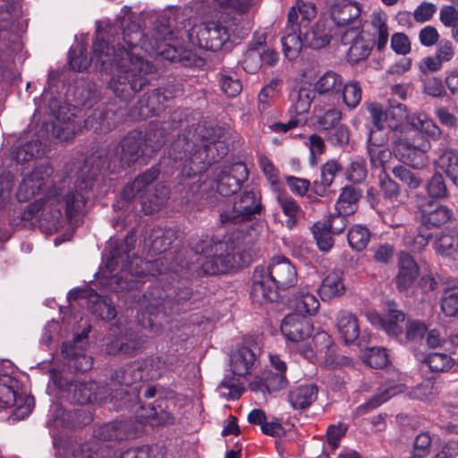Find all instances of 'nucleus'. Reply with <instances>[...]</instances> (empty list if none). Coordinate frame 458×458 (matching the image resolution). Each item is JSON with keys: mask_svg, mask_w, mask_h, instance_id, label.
<instances>
[{"mask_svg": "<svg viewBox=\"0 0 458 458\" xmlns=\"http://www.w3.org/2000/svg\"><path fill=\"white\" fill-rule=\"evenodd\" d=\"M246 233L235 230L223 239L201 235L191 237L189 247L194 252L195 261L183 267L179 262L168 263V258L158 257L145 260L135 254L137 236L133 231L123 241H115L109 251L106 267L113 276H103L98 283L110 292L116 293L125 303H138L149 314L180 313L183 306L191 304L193 297L191 282L204 276L226 274L248 266L244 242Z\"/></svg>", "mask_w": 458, "mask_h": 458, "instance_id": "1", "label": "nucleus"}, {"mask_svg": "<svg viewBox=\"0 0 458 458\" xmlns=\"http://www.w3.org/2000/svg\"><path fill=\"white\" fill-rule=\"evenodd\" d=\"M124 15L102 30L97 27L92 43V55L88 58L84 46L71 47L68 53L71 69L87 70L91 64L101 72L112 74L108 87L116 98L128 102L149 83L147 75L155 73V65L134 50L145 48V34L132 21L131 7L123 6Z\"/></svg>", "mask_w": 458, "mask_h": 458, "instance_id": "2", "label": "nucleus"}, {"mask_svg": "<svg viewBox=\"0 0 458 458\" xmlns=\"http://www.w3.org/2000/svg\"><path fill=\"white\" fill-rule=\"evenodd\" d=\"M187 125L185 133L177 135L168 151L169 157L182 163L180 184L189 187L196 194L201 188L202 174L208 168L225 157L229 147L224 141L213 139L212 130L199 124L189 125L186 111L176 108L162 125L166 131H174Z\"/></svg>", "mask_w": 458, "mask_h": 458, "instance_id": "3", "label": "nucleus"}, {"mask_svg": "<svg viewBox=\"0 0 458 458\" xmlns=\"http://www.w3.org/2000/svg\"><path fill=\"white\" fill-rule=\"evenodd\" d=\"M50 109L55 116L52 135L60 141H68L78 132L84 131L106 134L116 127L123 116L121 108L115 107L112 103L93 109L82 122L75 113V106L71 109L66 105H61L56 99H52Z\"/></svg>", "mask_w": 458, "mask_h": 458, "instance_id": "4", "label": "nucleus"}, {"mask_svg": "<svg viewBox=\"0 0 458 458\" xmlns=\"http://www.w3.org/2000/svg\"><path fill=\"white\" fill-rule=\"evenodd\" d=\"M296 283L294 265L284 256H275L267 267H255L250 296L253 302H273L278 299L279 290L288 289Z\"/></svg>", "mask_w": 458, "mask_h": 458, "instance_id": "5", "label": "nucleus"}, {"mask_svg": "<svg viewBox=\"0 0 458 458\" xmlns=\"http://www.w3.org/2000/svg\"><path fill=\"white\" fill-rule=\"evenodd\" d=\"M250 28L240 24L236 17L223 21H208L195 26L197 44L200 48L216 52L229 48L249 34Z\"/></svg>", "mask_w": 458, "mask_h": 458, "instance_id": "6", "label": "nucleus"}, {"mask_svg": "<svg viewBox=\"0 0 458 458\" xmlns=\"http://www.w3.org/2000/svg\"><path fill=\"white\" fill-rule=\"evenodd\" d=\"M93 187L88 180H79L74 187L61 194L59 189L52 186L47 190L48 203L54 208L52 215L55 222H59L63 215L71 224H76L86 215L87 203L91 196Z\"/></svg>", "mask_w": 458, "mask_h": 458, "instance_id": "7", "label": "nucleus"}, {"mask_svg": "<svg viewBox=\"0 0 458 458\" xmlns=\"http://www.w3.org/2000/svg\"><path fill=\"white\" fill-rule=\"evenodd\" d=\"M327 5L324 19L317 21L304 34V47L319 50L329 45L339 34L344 42V0H326Z\"/></svg>", "mask_w": 458, "mask_h": 458, "instance_id": "8", "label": "nucleus"}, {"mask_svg": "<svg viewBox=\"0 0 458 458\" xmlns=\"http://www.w3.org/2000/svg\"><path fill=\"white\" fill-rule=\"evenodd\" d=\"M49 373L54 386L65 394L66 398L72 403L83 405L102 401L106 397V387L100 386L94 380H76L64 369H52Z\"/></svg>", "mask_w": 458, "mask_h": 458, "instance_id": "9", "label": "nucleus"}, {"mask_svg": "<svg viewBox=\"0 0 458 458\" xmlns=\"http://www.w3.org/2000/svg\"><path fill=\"white\" fill-rule=\"evenodd\" d=\"M143 131H130L114 148V157L107 168L110 174H119L131 167L140 157L150 158L144 142Z\"/></svg>", "mask_w": 458, "mask_h": 458, "instance_id": "10", "label": "nucleus"}, {"mask_svg": "<svg viewBox=\"0 0 458 458\" xmlns=\"http://www.w3.org/2000/svg\"><path fill=\"white\" fill-rule=\"evenodd\" d=\"M35 400L22 391L21 382L8 374L0 375V408H14V420H23L30 414Z\"/></svg>", "mask_w": 458, "mask_h": 458, "instance_id": "11", "label": "nucleus"}, {"mask_svg": "<svg viewBox=\"0 0 458 458\" xmlns=\"http://www.w3.org/2000/svg\"><path fill=\"white\" fill-rule=\"evenodd\" d=\"M430 148V141L419 132L408 133L394 140L395 156L415 169H421L428 165L427 154Z\"/></svg>", "mask_w": 458, "mask_h": 458, "instance_id": "12", "label": "nucleus"}, {"mask_svg": "<svg viewBox=\"0 0 458 458\" xmlns=\"http://www.w3.org/2000/svg\"><path fill=\"white\" fill-rule=\"evenodd\" d=\"M263 208L259 191L244 189L233 202L232 209L220 213L219 221L224 226L236 225L252 220L256 215L261 214Z\"/></svg>", "mask_w": 458, "mask_h": 458, "instance_id": "13", "label": "nucleus"}, {"mask_svg": "<svg viewBox=\"0 0 458 458\" xmlns=\"http://www.w3.org/2000/svg\"><path fill=\"white\" fill-rule=\"evenodd\" d=\"M174 391H168L165 397H159L148 405H141L136 410V419L140 424L161 427L175 424Z\"/></svg>", "mask_w": 458, "mask_h": 458, "instance_id": "14", "label": "nucleus"}, {"mask_svg": "<svg viewBox=\"0 0 458 458\" xmlns=\"http://www.w3.org/2000/svg\"><path fill=\"white\" fill-rule=\"evenodd\" d=\"M178 238V231L172 227H154L150 230L148 237L145 239V246L148 248V252L150 254H163L161 257L166 256L168 263L179 262L186 266V263L194 262V252L191 250V254L189 259L186 257V251L180 250L175 255L167 252L172 247V244Z\"/></svg>", "mask_w": 458, "mask_h": 458, "instance_id": "15", "label": "nucleus"}, {"mask_svg": "<svg viewBox=\"0 0 458 458\" xmlns=\"http://www.w3.org/2000/svg\"><path fill=\"white\" fill-rule=\"evenodd\" d=\"M344 187L340 189L338 199L335 203L336 212L331 214L327 219L316 222L310 228L314 240L320 251L328 252L333 245V235L344 232Z\"/></svg>", "mask_w": 458, "mask_h": 458, "instance_id": "16", "label": "nucleus"}, {"mask_svg": "<svg viewBox=\"0 0 458 458\" xmlns=\"http://www.w3.org/2000/svg\"><path fill=\"white\" fill-rule=\"evenodd\" d=\"M250 175L245 163L236 162L215 168L213 187L223 197L235 195L242 188Z\"/></svg>", "mask_w": 458, "mask_h": 458, "instance_id": "17", "label": "nucleus"}, {"mask_svg": "<svg viewBox=\"0 0 458 458\" xmlns=\"http://www.w3.org/2000/svg\"><path fill=\"white\" fill-rule=\"evenodd\" d=\"M417 208L420 224L428 229L440 227L454 218L447 206L425 197L417 199Z\"/></svg>", "mask_w": 458, "mask_h": 458, "instance_id": "18", "label": "nucleus"}, {"mask_svg": "<svg viewBox=\"0 0 458 458\" xmlns=\"http://www.w3.org/2000/svg\"><path fill=\"white\" fill-rule=\"evenodd\" d=\"M286 372L287 363L283 357L276 353H270L269 366L257 381L259 384L260 390L272 393L285 388L288 385Z\"/></svg>", "mask_w": 458, "mask_h": 458, "instance_id": "19", "label": "nucleus"}, {"mask_svg": "<svg viewBox=\"0 0 458 458\" xmlns=\"http://www.w3.org/2000/svg\"><path fill=\"white\" fill-rule=\"evenodd\" d=\"M147 343V336L126 328L121 335L106 344V350L109 355L134 357L142 352Z\"/></svg>", "mask_w": 458, "mask_h": 458, "instance_id": "20", "label": "nucleus"}, {"mask_svg": "<svg viewBox=\"0 0 458 458\" xmlns=\"http://www.w3.org/2000/svg\"><path fill=\"white\" fill-rule=\"evenodd\" d=\"M54 169L48 164L39 165L28 174L18 187L16 197L19 202H27L47 185Z\"/></svg>", "mask_w": 458, "mask_h": 458, "instance_id": "21", "label": "nucleus"}, {"mask_svg": "<svg viewBox=\"0 0 458 458\" xmlns=\"http://www.w3.org/2000/svg\"><path fill=\"white\" fill-rule=\"evenodd\" d=\"M281 43L284 56L291 61L298 57L304 47V36L301 37V24L298 22V13L294 6L289 10Z\"/></svg>", "mask_w": 458, "mask_h": 458, "instance_id": "22", "label": "nucleus"}, {"mask_svg": "<svg viewBox=\"0 0 458 458\" xmlns=\"http://www.w3.org/2000/svg\"><path fill=\"white\" fill-rule=\"evenodd\" d=\"M92 415L81 408L65 410L59 403H54L49 411L47 423L54 427L81 428L92 421Z\"/></svg>", "mask_w": 458, "mask_h": 458, "instance_id": "23", "label": "nucleus"}, {"mask_svg": "<svg viewBox=\"0 0 458 458\" xmlns=\"http://www.w3.org/2000/svg\"><path fill=\"white\" fill-rule=\"evenodd\" d=\"M138 428L131 420H114L98 426L93 431L94 440L98 442L123 441L135 438Z\"/></svg>", "mask_w": 458, "mask_h": 458, "instance_id": "24", "label": "nucleus"}, {"mask_svg": "<svg viewBox=\"0 0 458 458\" xmlns=\"http://www.w3.org/2000/svg\"><path fill=\"white\" fill-rule=\"evenodd\" d=\"M313 324L308 317L292 313L284 317L281 324V332L285 338L293 343L304 341L313 332Z\"/></svg>", "mask_w": 458, "mask_h": 458, "instance_id": "25", "label": "nucleus"}, {"mask_svg": "<svg viewBox=\"0 0 458 458\" xmlns=\"http://www.w3.org/2000/svg\"><path fill=\"white\" fill-rule=\"evenodd\" d=\"M455 55V48L449 39H441L436 47L434 55L426 56L418 64L422 74L437 72L443 68L445 63H449Z\"/></svg>", "mask_w": 458, "mask_h": 458, "instance_id": "26", "label": "nucleus"}, {"mask_svg": "<svg viewBox=\"0 0 458 458\" xmlns=\"http://www.w3.org/2000/svg\"><path fill=\"white\" fill-rule=\"evenodd\" d=\"M387 307V314L371 315L370 320L376 327L383 329L389 336L396 338L403 333L405 314L396 309V304L394 301L388 302Z\"/></svg>", "mask_w": 458, "mask_h": 458, "instance_id": "27", "label": "nucleus"}, {"mask_svg": "<svg viewBox=\"0 0 458 458\" xmlns=\"http://www.w3.org/2000/svg\"><path fill=\"white\" fill-rule=\"evenodd\" d=\"M366 168L361 162H352L346 174V178L353 184L345 185V216L353 214L356 210V203L360 200L362 195V191L356 184L360 183L366 176Z\"/></svg>", "mask_w": 458, "mask_h": 458, "instance_id": "28", "label": "nucleus"}, {"mask_svg": "<svg viewBox=\"0 0 458 458\" xmlns=\"http://www.w3.org/2000/svg\"><path fill=\"white\" fill-rule=\"evenodd\" d=\"M143 380H158L167 371L174 370V358L148 355L137 360Z\"/></svg>", "mask_w": 458, "mask_h": 458, "instance_id": "29", "label": "nucleus"}, {"mask_svg": "<svg viewBox=\"0 0 458 458\" xmlns=\"http://www.w3.org/2000/svg\"><path fill=\"white\" fill-rule=\"evenodd\" d=\"M353 31L345 38L351 41V46L348 50L349 61L358 63L365 60L370 54L372 46L369 39H366L363 35L362 23L360 20L354 19L352 21Z\"/></svg>", "mask_w": 458, "mask_h": 458, "instance_id": "30", "label": "nucleus"}, {"mask_svg": "<svg viewBox=\"0 0 458 458\" xmlns=\"http://www.w3.org/2000/svg\"><path fill=\"white\" fill-rule=\"evenodd\" d=\"M420 268L415 259L407 252L398 256V273L395 276L396 287L400 292L408 291L419 276Z\"/></svg>", "mask_w": 458, "mask_h": 458, "instance_id": "31", "label": "nucleus"}, {"mask_svg": "<svg viewBox=\"0 0 458 458\" xmlns=\"http://www.w3.org/2000/svg\"><path fill=\"white\" fill-rule=\"evenodd\" d=\"M114 157V151L110 156L103 149H97L85 158L84 164L81 169V176L79 180H89L91 187L94 186L95 181L98 174L106 168L108 172L107 165Z\"/></svg>", "mask_w": 458, "mask_h": 458, "instance_id": "32", "label": "nucleus"}, {"mask_svg": "<svg viewBox=\"0 0 458 458\" xmlns=\"http://www.w3.org/2000/svg\"><path fill=\"white\" fill-rule=\"evenodd\" d=\"M312 343L314 348L324 355L326 366L330 369H341L344 365V357L335 354L336 345L330 335L325 331L317 332Z\"/></svg>", "mask_w": 458, "mask_h": 458, "instance_id": "33", "label": "nucleus"}, {"mask_svg": "<svg viewBox=\"0 0 458 458\" xmlns=\"http://www.w3.org/2000/svg\"><path fill=\"white\" fill-rule=\"evenodd\" d=\"M253 0H204L201 13L207 17H216L223 10L232 9L239 14L245 13L252 5Z\"/></svg>", "mask_w": 458, "mask_h": 458, "instance_id": "34", "label": "nucleus"}, {"mask_svg": "<svg viewBox=\"0 0 458 458\" xmlns=\"http://www.w3.org/2000/svg\"><path fill=\"white\" fill-rule=\"evenodd\" d=\"M114 454L110 445L94 439L74 445L71 448L72 458H112Z\"/></svg>", "mask_w": 458, "mask_h": 458, "instance_id": "35", "label": "nucleus"}, {"mask_svg": "<svg viewBox=\"0 0 458 458\" xmlns=\"http://www.w3.org/2000/svg\"><path fill=\"white\" fill-rule=\"evenodd\" d=\"M230 366L232 373L237 377L250 374L258 361V354L248 346H241L231 355Z\"/></svg>", "mask_w": 458, "mask_h": 458, "instance_id": "36", "label": "nucleus"}, {"mask_svg": "<svg viewBox=\"0 0 458 458\" xmlns=\"http://www.w3.org/2000/svg\"><path fill=\"white\" fill-rule=\"evenodd\" d=\"M63 355L67 359V369L71 372L84 373L93 367V359L87 355L82 350L78 349L75 344H65L62 348Z\"/></svg>", "mask_w": 458, "mask_h": 458, "instance_id": "37", "label": "nucleus"}, {"mask_svg": "<svg viewBox=\"0 0 458 458\" xmlns=\"http://www.w3.org/2000/svg\"><path fill=\"white\" fill-rule=\"evenodd\" d=\"M169 198V190L164 184H157L140 195V205L145 215H152L160 210Z\"/></svg>", "mask_w": 458, "mask_h": 458, "instance_id": "38", "label": "nucleus"}, {"mask_svg": "<svg viewBox=\"0 0 458 458\" xmlns=\"http://www.w3.org/2000/svg\"><path fill=\"white\" fill-rule=\"evenodd\" d=\"M165 104L159 89H154L146 92L139 99L136 108L139 110L140 118L145 120L152 116H157L165 108Z\"/></svg>", "mask_w": 458, "mask_h": 458, "instance_id": "39", "label": "nucleus"}, {"mask_svg": "<svg viewBox=\"0 0 458 458\" xmlns=\"http://www.w3.org/2000/svg\"><path fill=\"white\" fill-rule=\"evenodd\" d=\"M88 309L92 316L104 321H111L117 316L116 307L112 299L97 293L90 295Z\"/></svg>", "mask_w": 458, "mask_h": 458, "instance_id": "40", "label": "nucleus"}, {"mask_svg": "<svg viewBox=\"0 0 458 458\" xmlns=\"http://www.w3.org/2000/svg\"><path fill=\"white\" fill-rule=\"evenodd\" d=\"M432 247L439 256L456 259L458 234L454 231H442L437 233L433 238Z\"/></svg>", "mask_w": 458, "mask_h": 458, "instance_id": "41", "label": "nucleus"}, {"mask_svg": "<svg viewBox=\"0 0 458 458\" xmlns=\"http://www.w3.org/2000/svg\"><path fill=\"white\" fill-rule=\"evenodd\" d=\"M318 393V386L314 384L300 385L289 391L288 401L293 409L304 410L317 400Z\"/></svg>", "mask_w": 458, "mask_h": 458, "instance_id": "42", "label": "nucleus"}, {"mask_svg": "<svg viewBox=\"0 0 458 458\" xmlns=\"http://www.w3.org/2000/svg\"><path fill=\"white\" fill-rule=\"evenodd\" d=\"M137 360L118 367L111 374L110 380L114 385L131 386L143 381Z\"/></svg>", "mask_w": 458, "mask_h": 458, "instance_id": "43", "label": "nucleus"}, {"mask_svg": "<svg viewBox=\"0 0 458 458\" xmlns=\"http://www.w3.org/2000/svg\"><path fill=\"white\" fill-rule=\"evenodd\" d=\"M100 98L98 86L93 82H84L74 88V98L76 106L85 109H91Z\"/></svg>", "mask_w": 458, "mask_h": 458, "instance_id": "44", "label": "nucleus"}, {"mask_svg": "<svg viewBox=\"0 0 458 458\" xmlns=\"http://www.w3.org/2000/svg\"><path fill=\"white\" fill-rule=\"evenodd\" d=\"M142 138H144L146 148L151 158L167 141L168 132L163 125L151 123L143 131Z\"/></svg>", "mask_w": 458, "mask_h": 458, "instance_id": "45", "label": "nucleus"}, {"mask_svg": "<svg viewBox=\"0 0 458 458\" xmlns=\"http://www.w3.org/2000/svg\"><path fill=\"white\" fill-rule=\"evenodd\" d=\"M344 291V272L333 271L322 281L318 293L323 301L340 296Z\"/></svg>", "mask_w": 458, "mask_h": 458, "instance_id": "46", "label": "nucleus"}, {"mask_svg": "<svg viewBox=\"0 0 458 458\" xmlns=\"http://www.w3.org/2000/svg\"><path fill=\"white\" fill-rule=\"evenodd\" d=\"M386 21L387 16L383 12H375L371 15L374 41L378 51H383L388 42L389 30Z\"/></svg>", "mask_w": 458, "mask_h": 458, "instance_id": "47", "label": "nucleus"}, {"mask_svg": "<svg viewBox=\"0 0 458 458\" xmlns=\"http://www.w3.org/2000/svg\"><path fill=\"white\" fill-rule=\"evenodd\" d=\"M342 85V76L333 71H327L315 82L313 89L318 95L336 94L341 91Z\"/></svg>", "mask_w": 458, "mask_h": 458, "instance_id": "48", "label": "nucleus"}, {"mask_svg": "<svg viewBox=\"0 0 458 458\" xmlns=\"http://www.w3.org/2000/svg\"><path fill=\"white\" fill-rule=\"evenodd\" d=\"M219 85L221 90L231 98L237 97L242 89V81L237 74L225 67L219 72Z\"/></svg>", "mask_w": 458, "mask_h": 458, "instance_id": "49", "label": "nucleus"}, {"mask_svg": "<svg viewBox=\"0 0 458 458\" xmlns=\"http://www.w3.org/2000/svg\"><path fill=\"white\" fill-rule=\"evenodd\" d=\"M360 358L370 368L383 369L389 363V356L386 348L371 347L360 351Z\"/></svg>", "mask_w": 458, "mask_h": 458, "instance_id": "50", "label": "nucleus"}, {"mask_svg": "<svg viewBox=\"0 0 458 458\" xmlns=\"http://www.w3.org/2000/svg\"><path fill=\"white\" fill-rule=\"evenodd\" d=\"M423 363L431 372L446 373L454 367L455 360L444 352H430L424 357Z\"/></svg>", "mask_w": 458, "mask_h": 458, "instance_id": "51", "label": "nucleus"}, {"mask_svg": "<svg viewBox=\"0 0 458 458\" xmlns=\"http://www.w3.org/2000/svg\"><path fill=\"white\" fill-rule=\"evenodd\" d=\"M438 165L458 187V151L453 148L445 149L438 157Z\"/></svg>", "mask_w": 458, "mask_h": 458, "instance_id": "52", "label": "nucleus"}, {"mask_svg": "<svg viewBox=\"0 0 458 458\" xmlns=\"http://www.w3.org/2000/svg\"><path fill=\"white\" fill-rule=\"evenodd\" d=\"M294 313L315 315L320 306L317 297L309 292H299L293 301Z\"/></svg>", "mask_w": 458, "mask_h": 458, "instance_id": "53", "label": "nucleus"}, {"mask_svg": "<svg viewBox=\"0 0 458 458\" xmlns=\"http://www.w3.org/2000/svg\"><path fill=\"white\" fill-rule=\"evenodd\" d=\"M118 458H165V448L158 444L128 448Z\"/></svg>", "mask_w": 458, "mask_h": 458, "instance_id": "54", "label": "nucleus"}, {"mask_svg": "<svg viewBox=\"0 0 458 458\" xmlns=\"http://www.w3.org/2000/svg\"><path fill=\"white\" fill-rule=\"evenodd\" d=\"M276 200L283 211L287 216L285 225L288 229H293L298 222V214L301 212V207L291 196L287 194H278Z\"/></svg>", "mask_w": 458, "mask_h": 458, "instance_id": "55", "label": "nucleus"}, {"mask_svg": "<svg viewBox=\"0 0 458 458\" xmlns=\"http://www.w3.org/2000/svg\"><path fill=\"white\" fill-rule=\"evenodd\" d=\"M315 97L316 92L313 89L305 87L300 88L295 101L289 109V113H294L297 115L308 113Z\"/></svg>", "mask_w": 458, "mask_h": 458, "instance_id": "56", "label": "nucleus"}, {"mask_svg": "<svg viewBox=\"0 0 458 458\" xmlns=\"http://www.w3.org/2000/svg\"><path fill=\"white\" fill-rule=\"evenodd\" d=\"M440 302L441 311L446 318L458 319V288H446Z\"/></svg>", "mask_w": 458, "mask_h": 458, "instance_id": "57", "label": "nucleus"}, {"mask_svg": "<svg viewBox=\"0 0 458 458\" xmlns=\"http://www.w3.org/2000/svg\"><path fill=\"white\" fill-rule=\"evenodd\" d=\"M426 191L432 199H445L449 197L444 176L438 172H436L428 181Z\"/></svg>", "mask_w": 458, "mask_h": 458, "instance_id": "58", "label": "nucleus"}, {"mask_svg": "<svg viewBox=\"0 0 458 458\" xmlns=\"http://www.w3.org/2000/svg\"><path fill=\"white\" fill-rule=\"evenodd\" d=\"M396 179L401 181L409 190H417L421 185L423 179L418 173H414L404 165H396L392 170Z\"/></svg>", "mask_w": 458, "mask_h": 458, "instance_id": "59", "label": "nucleus"}, {"mask_svg": "<svg viewBox=\"0 0 458 458\" xmlns=\"http://www.w3.org/2000/svg\"><path fill=\"white\" fill-rule=\"evenodd\" d=\"M347 239L352 249L360 251L366 248L370 239V234L366 227L354 225L349 230Z\"/></svg>", "mask_w": 458, "mask_h": 458, "instance_id": "60", "label": "nucleus"}, {"mask_svg": "<svg viewBox=\"0 0 458 458\" xmlns=\"http://www.w3.org/2000/svg\"><path fill=\"white\" fill-rule=\"evenodd\" d=\"M40 147L41 144L38 141L26 142L15 149L13 158L17 163L29 162L40 155Z\"/></svg>", "mask_w": 458, "mask_h": 458, "instance_id": "61", "label": "nucleus"}, {"mask_svg": "<svg viewBox=\"0 0 458 458\" xmlns=\"http://www.w3.org/2000/svg\"><path fill=\"white\" fill-rule=\"evenodd\" d=\"M368 151L371 165L376 168H384L391 157V151L379 143H369Z\"/></svg>", "mask_w": 458, "mask_h": 458, "instance_id": "62", "label": "nucleus"}, {"mask_svg": "<svg viewBox=\"0 0 458 458\" xmlns=\"http://www.w3.org/2000/svg\"><path fill=\"white\" fill-rule=\"evenodd\" d=\"M344 436V429L335 425H329L327 429V444L324 445V452L328 458H333L335 450L340 446L341 438Z\"/></svg>", "mask_w": 458, "mask_h": 458, "instance_id": "63", "label": "nucleus"}, {"mask_svg": "<svg viewBox=\"0 0 458 458\" xmlns=\"http://www.w3.org/2000/svg\"><path fill=\"white\" fill-rule=\"evenodd\" d=\"M342 112L335 108L326 111L316 118V126L318 130H329L334 128L342 119Z\"/></svg>", "mask_w": 458, "mask_h": 458, "instance_id": "64", "label": "nucleus"}]
</instances>
